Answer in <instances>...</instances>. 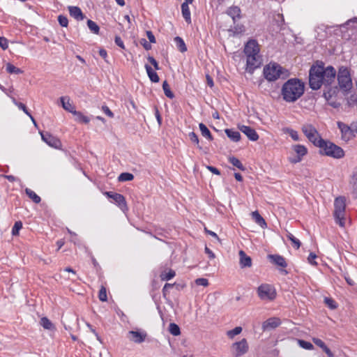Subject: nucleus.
I'll return each instance as SVG.
<instances>
[{"label": "nucleus", "mask_w": 357, "mask_h": 357, "mask_svg": "<svg viewBox=\"0 0 357 357\" xmlns=\"http://www.w3.org/2000/svg\"><path fill=\"white\" fill-rule=\"evenodd\" d=\"M14 104L17 106L20 109H22L28 116H31V113L27 109L26 105L22 102H17L15 98L13 99Z\"/></svg>", "instance_id": "a18cd8bd"}, {"label": "nucleus", "mask_w": 357, "mask_h": 357, "mask_svg": "<svg viewBox=\"0 0 357 357\" xmlns=\"http://www.w3.org/2000/svg\"><path fill=\"white\" fill-rule=\"evenodd\" d=\"M145 69L147 75L152 82L157 83L159 82L160 78L157 73L148 64L145 65Z\"/></svg>", "instance_id": "393cba45"}, {"label": "nucleus", "mask_w": 357, "mask_h": 357, "mask_svg": "<svg viewBox=\"0 0 357 357\" xmlns=\"http://www.w3.org/2000/svg\"><path fill=\"white\" fill-rule=\"evenodd\" d=\"M146 36L151 43H155V37L151 31H146Z\"/></svg>", "instance_id": "774afa93"}, {"label": "nucleus", "mask_w": 357, "mask_h": 357, "mask_svg": "<svg viewBox=\"0 0 357 357\" xmlns=\"http://www.w3.org/2000/svg\"><path fill=\"white\" fill-rule=\"evenodd\" d=\"M226 13L232 18L234 24H235L237 20L241 18V8L237 6H231L227 8Z\"/></svg>", "instance_id": "a211bd4d"}, {"label": "nucleus", "mask_w": 357, "mask_h": 357, "mask_svg": "<svg viewBox=\"0 0 357 357\" xmlns=\"http://www.w3.org/2000/svg\"><path fill=\"white\" fill-rule=\"evenodd\" d=\"M268 259L272 264L280 266L282 268H285L287 266V264L286 262L285 259L281 255H268Z\"/></svg>", "instance_id": "6ab92c4d"}, {"label": "nucleus", "mask_w": 357, "mask_h": 357, "mask_svg": "<svg viewBox=\"0 0 357 357\" xmlns=\"http://www.w3.org/2000/svg\"><path fill=\"white\" fill-rule=\"evenodd\" d=\"M189 137H190V139L192 141V142L199 145V138H198V136L194 132H191L189 133Z\"/></svg>", "instance_id": "052dcab7"}, {"label": "nucleus", "mask_w": 357, "mask_h": 357, "mask_svg": "<svg viewBox=\"0 0 357 357\" xmlns=\"http://www.w3.org/2000/svg\"><path fill=\"white\" fill-rule=\"evenodd\" d=\"M321 136L317 131L316 134L312 135L310 138H308V140L312 142L314 146L319 147V142L320 141Z\"/></svg>", "instance_id": "de8ad7c7"}, {"label": "nucleus", "mask_w": 357, "mask_h": 357, "mask_svg": "<svg viewBox=\"0 0 357 357\" xmlns=\"http://www.w3.org/2000/svg\"><path fill=\"white\" fill-rule=\"evenodd\" d=\"M337 127L340 130L342 139L347 141L354 136V131L351 125L349 126L342 122L338 121Z\"/></svg>", "instance_id": "4468645a"}, {"label": "nucleus", "mask_w": 357, "mask_h": 357, "mask_svg": "<svg viewBox=\"0 0 357 357\" xmlns=\"http://www.w3.org/2000/svg\"><path fill=\"white\" fill-rule=\"evenodd\" d=\"M22 228V222L21 221H17L15 222L12 228V235L17 236L20 230Z\"/></svg>", "instance_id": "c03bdc74"}, {"label": "nucleus", "mask_w": 357, "mask_h": 357, "mask_svg": "<svg viewBox=\"0 0 357 357\" xmlns=\"http://www.w3.org/2000/svg\"><path fill=\"white\" fill-rule=\"evenodd\" d=\"M26 195L36 204H39L41 201L40 197L29 188L25 189Z\"/></svg>", "instance_id": "2f4dec72"}, {"label": "nucleus", "mask_w": 357, "mask_h": 357, "mask_svg": "<svg viewBox=\"0 0 357 357\" xmlns=\"http://www.w3.org/2000/svg\"><path fill=\"white\" fill-rule=\"evenodd\" d=\"M336 78V70L332 66L325 67L322 61H316L309 70V86L312 90L319 89L322 85L331 86Z\"/></svg>", "instance_id": "f257e3e1"}, {"label": "nucleus", "mask_w": 357, "mask_h": 357, "mask_svg": "<svg viewBox=\"0 0 357 357\" xmlns=\"http://www.w3.org/2000/svg\"><path fill=\"white\" fill-rule=\"evenodd\" d=\"M336 77L340 89L344 96H347L353 88L349 69L345 66H340L337 73H336Z\"/></svg>", "instance_id": "20e7f679"}, {"label": "nucleus", "mask_w": 357, "mask_h": 357, "mask_svg": "<svg viewBox=\"0 0 357 357\" xmlns=\"http://www.w3.org/2000/svg\"><path fill=\"white\" fill-rule=\"evenodd\" d=\"M234 24V32L235 33H241L242 32L244 31L245 29L243 25L238 24H236V23Z\"/></svg>", "instance_id": "e2e57ef3"}, {"label": "nucleus", "mask_w": 357, "mask_h": 357, "mask_svg": "<svg viewBox=\"0 0 357 357\" xmlns=\"http://www.w3.org/2000/svg\"><path fill=\"white\" fill-rule=\"evenodd\" d=\"M240 130L244 133L248 138L253 142L257 141L259 139V135L256 130L250 126H241L239 127Z\"/></svg>", "instance_id": "dca6fc26"}, {"label": "nucleus", "mask_w": 357, "mask_h": 357, "mask_svg": "<svg viewBox=\"0 0 357 357\" xmlns=\"http://www.w3.org/2000/svg\"><path fill=\"white\" fill-rule=\"evenodd\" d=\"M139 43L144 47L146 50H149L151 49V45L150 42H148L145 38H142L139 40Z\"/></svg>", "instance_id": "6e6d98bb"}, {"label": "nucleus", "mask_w": 357, "mask_h": 357, "mask_svg": "<svg viewBox=\"0 0 357 357\" xmlns=\"http://www.w3.org/2000/svg\"><path fill=\"white\" fill-rule=\"evenodd\" d=\"M242 331V328L241 326H236L234 329L228 331V335L230 337H234L235 335L240 334Z\"/></svg>", "instance_id": "864d4df0"}, {"label": "nucleus", "mask_w": 357, "mask_h": 357, "mask_svg": "<svg viewBox=\"0 0 357 357\" xmlns=\"http://www.w3.org/2000/svg\"><path fill=\"white\" fill-rule=\"evenodd\" d=\"M251 216L255 223L259 225L261 228H265L267 227V224L265 220L257 211L252 212Z\"/></svg>", "instance_id": "5701e85b"}, {"label": "nucleus", "mask_w": 357, "mask_h": 357, "mask_svg": "<svg viewBox=\"0 0 357 357\" xmlns=\"http://www.w3.org/2000/svg\"><path fill=\"white\" fill-rule=\"evenodd\" d=\"M169 333L174 335L177 336L181 334V330L179 326L175 323H170L169 325Z\"/></svg>", "instance_id": "58836bf2"}, {"label": "nucleus", "mask_w": 357, "mask_h": 357, "mask_svg": "<svg viewBox=\"0 0 357 357\" xmlns=\"http://www.w3.org/2000/svg\"><path fill=\"white\" fill-rule=\"evenodd\" d=\"M317 257V256L316 255V254H314V252H310L307 257V261L312 265H317V263L315 261Z\"/></svg>", "instance_id": "bf43d9fd"}, {"label": "nucleus", "mask_w": 357, "mask_h": 357, "mask_svg": "<svg viewBox=\"0 0 357 357\" xmlns=\"http://www.w3.org/2000/svg\"><path fill=\"white\" fill-rule=\"evenodd\" d=\"M257 295L262 301H273L276 297L275 289L269 284H261L257 288Z\"/></svg>", "instance_id": "423d86ee"}, {"label": "nucleus", "mask_w": 357, "mask_h": 357, "mask_svg": "<svg viewBox=\"0 0 357 357\" xmlns=\"http://www.w3.org/2000/svg\"><path fill=\"white\" fill-rule=\"evenodd\" d=\"M319 153L336 159L342 158L344 156V150L334 143L320 138L319 142Z\"/></svg>", "instance_id": "7ed1b4c3"}, {"label": "nucleus", "mask_w": 357, "mask_h": 357, "mask_svg": "<svg viewBox=\"0 0 357 357\" xmlns=\"http://www.w3.org/2000/svg\"><path fill=\"white\" fill-rule=\"evenodd\" d=\"M147 333L142 331H130L128 333V337L135 343L140 344L144 342Z\"/></svg>", "instance_id": "2eb2a0df"}, {"label": "nucleus", "mask_w": 357, "mask_h": 357, "mask_svg": "<svg viewBox=\"0 0 357 357\" xmlns=\"http://www.w3.org/2000/svg\"><path fill=\"white\" fill-rule=\"evenodd\" d=\"M174 42L176 45L177 49L182 53L187 51V47L184 40L179 36H176L174 38Z\"/></svg>", "instance_id": "7c9ffc66"}, {"label": "nucleus", "mask_w": 357, "mask_h": 357, "mask_svg": "<svg viewBox=\"0 0 357 357\" xmlns=\"http://www.w3.org/2000/svg\"><path fill=\"white\" fill-rule=\"evenodd\" d=\"M102 110L109 117H110V118L114 117V113L110 110V109L107 106L103 105L102 107Z\"/></svg>", "instance_id": "0e129e2a"}, {"label": "nucleus", "mask_w": 357, "mask_h": 357, "mask_svg": "<svg viewBox=\"0 0 357 357\" xmlns=\"http://www.w3.org/2000/svg\"><path fill=\"white\" fill-rule=\"evenodd\" d=\"M195 283L197 284V285H201V286H203V287H206L208 285V281L207 279L206 278H197L196 280H195Z\"/></svg>", "instance_id": "4d7b16f0"}, {"label": "nucleus", "mask_w": 357, "mask_h": 357, "mask_svg": "<svg viewBox=\"0 0 357 357\" xmlns=\"http://www.w3.org/2000/svg\"><path fill=\"white\" fill-rule=\"evenodd\" d=\"M175 271L170 269L168 273H162L160 275V278L162 280H169L175 276Z\"/></svg>", "instance_id": "09e8293b"}, {"label": "nucleus", "mask_w": 357, "mask_h": 357, "mask_svg": "<svg viewBox=\"0 0 357 357\" xmlns=\"http://www.w3.org/2000/svg\"><path fill=\"white\" fill-rule=\"evenodd\" d=\"M302 131L305 134V135L307 137V139L310 138V137L312 135L317 133L316 128L311 124H307V125L303 126Z\"/></svg>", "instance_id": "cd10ccee"}, {"label": "nucleus", "mask_w": 357, "mask_h": 357, "mask_svg": "<svg viewBox=\"0 0 357 357\" xmlns=\"http://www.w3.org/2000/svg\"><path fill=\"white\" fill-rule=\"evenodd\" d=\"M68 10L70 15L77 21L83 20L85 17L80 8L78 6H68Z\"/></svg>", "instance_id": "aec40b11"}, {"label": "nucleus", "mask_w": 357, "mask_h": 357, "mask_svg": "<svg viewBox=\"0 0 357 357\" xmlns=\"http://www.w3.org/2000/svg\"><path fill=\"white\" fill-rule=\"evenodd\" d=\"M115 44L122 49H125V46L121 38L119 36H115L114 38Z\"/></svg>", "instance_id": "338daca9"}, {"label": "nucleus", "mask_w": 357, "mask_h": 357, "mask_svg": "<svg viewBox=\"0 0 357 357\" xmlns=\"http://www.w3.org/2000/svg\"><path fill=\"white\" fill-rule=\"evenodd\" d=\"M324 303L331 310H335L337 307V305L336 302L332 298L325 297L324 298Z\"/></svg>", "instance_id": "37998d69"}, {"label": "nucleus", "mask_w": 357, "mask_h": 357, "mask_svg": "<svg viewBox=\"0 0 357 357\" xmlns=\"http://www.w3.org/2000/svg\"><path fill=\"white\" fill-rule=\"evenodd\" d=\"M73 114L75 116V121L79 123L87 124L90 121L89 118L86 116H84L81 112L75 110L73 111Z\"/></svg>", "instance_id": "c85d7f7f"}, {"label": "nucleus", "mask_w": 357, "mask_h": 357, "mask_svg": "<svg viewBox=\"0 0 357 357\" xmlns=\"http://www.w3.org/2000/svg\"><path fill=\"white\" fill-rule=\"evenodd\" d=\"M282 67L274 63L266 66L264 68L263 73L264 77L269 82L278 79L282 73Z\"/></svg>", "instance_id": "0eeeda50"}, {"label": "nucleus", "mask_w": 357, "mask_h": 357, "mask_svg": "<svg viewBox=\"0 0 357 357\" xmlns=\"http://www.w3.org/2000/svg\"><path fill=\"white\" fill-rule=\"evenodd\" d=\"M304 91V82L298 78H291L283 84L281 96L285 102H295L303 95Z\"/></svg>", "instance_id": "f03ea898"}, {"label": "nucleus", "mask_w": 357, "mask_h": 357, "mask_svg": "<svg viewBox=\"0 0 357 357\" xmlns=\"http://www.w3.org/2000/svg\"><path fill=\"white\" fill-rule=\"evenodd\" d=\"M349 183L351 186L352 194L354 198H357V166L354 167Z\"/></svg>", "instance_id": "4be33fe9"}, {"label": "nucleus", "mask_w": 357, "mask_h": 357, "mask_svg": "<svg viewBox=\"0 0 357 357\" xmlns=\"http://www.w3.org/2000/svg\"><path fill=\"white\" fill-rule=\"evenodd\" d=\"M261 64V59L259 54L248 56L246 61V70L252 74L257 68L260 67Z\"/></svg>", "instance_id": "1a4fd4ad"}, {"label": "nucleus", "mask_w": 357, "mask_h": 357, "mask_svg": "<svg viewBox=\"0 0 357 357\" xmlns=\"http://www.w3.org/2000/svg\"><path fill=\"white\" fill-rule=\"evenodd\" d=\"M287 132L294 141H299V137L297 131L291 128H287Z\"/></svg>", "instance_id": "5fc2aeb1"}, {"label": "nucleus", "mask_w": 357, "mask_h": 357, "mask_svg": "<svg viewBox=\"0 0 357 357\" xmlns=\"http://www.w3.org/2000/svg\"><path fill=\"white\" fill-rule=\"evenodd\" d=\"M41 138L47 144L54 149H59L61 146V142L56 137L53 136L48 132H40Z\"/></svg>", "instance_id": "9d476101"}, {"label": "nucleus", "mask_w": 357, "mask_h": 357, "mask_svg": "<svg viewBox=\"0 0 357 357\" xmlns=\"http://www.w3.org/2000/svg\"><path fill=\"white\" fill-rule=\"evenodd\" d=\"M6 71L10 74H22L23 70L19 68L15 67L10 63L6 64Z\"/></svg>", "instance_id": "f704fd0d"}, {"label": "nucleus", "mask_w": 357, "mask_h": 357, "mask_svg": "<svg viewBox=\"0 0 357 357\" xmlns=\"http://www.w3.org/2000/svg\"><path fill=\"white\" fill-rule=\"evenodd\" d=\"M174 284L166 283L162 288V295L164 297H166L167 291L169 289H172L174 287Z\"/></svg>", "instance_id": "680f3d73"}, {"label": "nucleus", "mask_w": 357, "mask_h": 357, "mask_svg": "<svg viewBox=\"0 0 357 357\" xmlns=\"http://www.w3.org/2000/svg\"><path fill=\"white\" fill-rule=\"evenodd\" d=\"M227 136L233 142H238L241 139V134L238 131L227 128L225 130Z\"/></svg>", "instance_id": "a878e982"}, {"label": "nucleus", "mask_w": 357, "mask_h": 357, "mask_svg": "<svg viewBox=\"0 0 357 357\" xmlns=\"http://www.w3.org/2000/svg\"><path fill=\"white\" fill-rule=\"evenodd\" d=\"M133 179L134 175L129 172H123L118 177V181L120 182L130 181Z\"/></svg>", "instance_id": "c9c22d12"}, {"label": "nucleus", "mask_w": 357, "mask_h": 357, "mask_svg": "<svg viewBox=\"0 0 357 357\" xmlns=\"http://www.w3.org/2000/svg\"><path fill=\"white\" fill-rule=\"evenodd\" d=\"M281 324L280 319L277 317H271L266 320L262 324L263 331L274 329Z\"/></svg>", "instance_id": "f3484780"}, {"label": "nucleus", "mask_w": 357, "mask_h": 357, "mask_svg": "<svg viewBox=\"0 0 357 357\" xmlns=\"http://www.w3.org/2000/svg\"><path fill=\"white\" fill-rule=\"evenodd\" d=\"M328 87V90H324L323 93V96L326 100H329L337 91V87L331 88V86Z\"/></svg>", "instance_id": "ea45409f"}, {"label": "nucleus", "mask_w": 357, "mask_h": 357, "mask_svg": "<svg viewBox=\"0 0 357 357\" xmlns=\"http://www.w3.org/2000/svg\"><path fill=\"white\" fill-rule=\"evenodd\" d=\"M181 13H182V15H183L185 21L188 24H190L191 23V14H190L188 4H187L186 3H183L181 4Z\"/></svg>", "instance_id": "bb28decb"}, {"label": "nucleus", "mask_w": 357, "mask_h": 357, "mask_svg": "<svg viewBox=\"0 0 357 357\" xmlns=\"http://www.w3.org/2000/svg\"><path fill=\"white\" fill-rule=\"evenodd\" d=\"M298 345L305 349L307 350H312L314 349L313 344L307 341L303 340H297Z\"/></svg>", "instance_id": "a19ab883"}, {"label": "nucleus", "mask_w": 357, "mask_h": 357, "mask_svg": "<svg viewBox=\"0 0 357 357\" xmlns=\"http://www.w3.org/2000/svg\"><path fill=\"white\" fill-rule=\"evenodd\" d=\"M162 89L164 91L165 95L167 98H169L170 99H173L175 97L174 93L170 89V86H169L168 82L166 80L164 81L162 83Z\"/></svg>", "instance_id": "473e14b6"}, {"label": "nucleus", "mask_w": 357, "mask_h": 357, "mask_svg": "<svg viewBox=\"0 0 357 357\" xmlns=\"http://www.w3.org/2000/svg\"><path fill=\"white\" fill-rule=\"evenodd\" d=\"M0 47L3 50H6L8 47V40L0 36Z\"/></svg>", "instance_id": "13d9d810"}, {"label": "nucleus", "mask_w": 357, "mask_h": 357, "mask_svg": "<svg viewBox=\"0 0 357 357\" xmlns=\"http://www.w3.org/2000/svg\"><path fill=\"white\" fill-rule=\"evenodd\" d=\"M98 298L100 301L103 302L107 301V290L106 288L103 286L101 287L99 291Z\"/></svg>", "instance_id": "3c124183"}, {"label": "nucleus", "mask_w": 357, "mask_h": 357, "mask_svg": "<svg viewBox=\"0 0 357 357\" xmlns=\"http://www.w3.org/2000/svg\"><path fill=\"white\" fill-rule=\"evenodd\" d=\"M347 104L349 107H354V105H357V94L353 93L351 94L347 98Z\"/></svg>", "instance_id": "8fccbe9b"}, {"label": "nucleus", "mask_w": 357, "mask_h": 357, "mask_svg": "<svg viewBox=\"0 0 357 357\" xmlns=\"http://www.w3.org/2000/svg\"><path fill=\"white\" fill-rule=\"evenodd\" d=\"M287 238L291 241L293 246L296 249H298L301 245V241L296 238L292 234L288 233L287 235Z\"/></svg>", "instance_id": "79ce46f5"}, {"label": "nucleus", "mask_w": 357, "mask_h": 357, "mask_svg": "<svg viewBox=\"0 0 357 357\" xmlns=\"http://www.w3.org/2000/svg\"><path fill=\"white\" fill-rule=\"evenodd\" d=\"M105 195L107 198L112 199V202L116 204L123 212L128 210L126 198L123 195L112 191H107Z\"/></svg>", "instance_id": "6e6552de"}, {"label": "nucleus", "mask_w": 357, "mask_h": 357, "mask_svg": "<svg viewBox=\"0 0 357 357\" xmlns=\"http://www.w3.org/2000/svg\"><path fill=\"white\" fill-rule=\"evenodd\" d=\"M232 347L234 349V351L233 353L234 357H240L248 351V344L245 338L242 339L239 342L234 343Z\"/></svg>", "instance_id": "9b49d317"}, {"label": "nucleus", "mask_w": 357, "mask_h": 357, "mask_svg": "<svg viewBox=\"0 0 357 357\" xmlns=\"http://www.w3.org/2000/svg\"><path fill=\"white\" fill-rule=\"evenodd\" d=\"M292 149L296 153V156L289 158V161L296 164L302 160V158L307 153V148L301 144H296L292 146Z\"/></svg>", "instance_id": "f8f14e48"}, {"label": "nucleus", "mask_w": 357, "mask_h": 357, "mask_svg": "<svg viewBox=\"0 0 357 357\" xmlns=\"http://www.w3.org/2000/svg\"><path fill=\"white\" fill-rule=\"evenodd\" d=\"M346 199L344 197L340 196L335 198L334 201L333 215L336 223L340 226H344V214L346 208Z\"/></svg>", "instance_id": "39448f33"}, {"label": "nucleus", "mask_w": 357, "mask_h": 357, "mask_svg": "<svg viewBox=\"0 0 357 357\" xmlns=\"http://www.w3.org/2000/svg\"><path fill=\"white\" fill-rule=\"evenodd\" d=\"M321 136L317 131L316 134L312 135L310 138H308V140L312 142L314 146L319 147V142L320 141Z\"/></svg>", "instance_id": "49530a36"}, {"label": "nucleus", "mask_w": 357, "mask_h": 357, "mask_svg": "<svg viewBox=\"0 0 357 357\" xmlns=\"http://www.w3.org/2000/svg\"><path fill=\"white\" fill-rule=\"evenodd\" d=\"M40 324L45 329L52 330L54 328V326L51 321L45 317L41 318Z\"/></svg>", "instance_id": "e433bc0d"}, {"label": "nucleus", "mask_w": 357, "mask_h": 357, "mask_svg": "<svg viewBox=\"0 0 357 357\" xmlns=\"http://www.w3.org/2000/svg\"><path fill=\"white\" fill-rule=\"evenodd\" d=\"M60 100L63 108L65 110L73 114V111H75V106L70 102V98L67 96H63L60 98Z\"/></svg>", "instance_id": "b1692460"}, {"label": "nucleus", "mask_w": 357, "mask_h": 357, "mask_svg": "<svg viewBox=\"0 0 357 357\" xmlns=\"http://www.w3.org/2000/svg\"><path fill=\"white\" fill-rule=\"evenodd\" d=\"M260 49L256 40L250 39L245 45L244 53L246 56L250 55H257L259 53Z\"/></svg>", "instance_id": "ddd939ff"}, {"label": "nucleus", "mask_w": 357, "mask_h": 357, "mask_svg": "<svg viewBox=\"0 0 357 357\" xmlns=\"http://www.w3.org/2000/svg\"><path fill=\"white\" fill-rule=\"evenodd\" d=\"M58 22L62 27H67L68 25V20L66 16L60 15L58 16Z\"/></svg>", "instance_id": "603ef678"}, {"label": "nucleus", "mask_w": 357, "mask_h": 357, "mask_svg": "<svg viewBox=\"0 0 357 357\" xmlns=\"http://www.w3.org/2000/svg\"><path fill=\"white\" fill-rule=\"evenodd\" d=\"M147 59L153 66L155 70L160 69L158 61L153 56H149Z\"/></svg>", "instance_id": "69168bd1"}, {"label": "nucleus", "mask_w": 357, "mask_h": 357, "mask_svg": "<svg viewBox=\"0 0 357 357\" xmlns=\"http://www.w3.org/2000/svg\"><path fill=\"white\" fill-rule=\"evenodd\" d=\"M199 127L203 137H206L210 141H212L213 139V137L210 130L205 124H204L203 123H200L199 124Z\"/></svg>", "instance_id": "c756f323"}, {"label": "nucleus", "mask_w": 357, "mask_h": 357, "mask_svg": "<svg viewBox=\"0 0 357 357\" xmlns=\"http://www.w3.org/2000/svg\"><path fill=\"white\" fill-rule=\"evenodd\" d=\"M87 26L92 33L95 34L99 33L100 27L95 22L92 21L91 20H88Z\"/></svg>", "instance_id": "4c0bfd02"}, {"label": "nucleus", "mask_w": 357, "mask_h": 357, "mask_svg": "<svg viewBox=\"0 0 357 357\" xmlns=\"http://www.w3.org/2000/svg\"><path fill=\"white\" fill-rule=\"evenodd\" d=\"M240 266L241 268L250 267L252 266V259L248 256L243 250L239 251Z\"/></svg>", "instance_id": "412c9836"}, {"label": "nucleus", "mask_w": 357, "mask_h": 357, "mask_svg": "<svg viewBox=\"0 0 357 357\" xmlns=\"http://www.w3.org/2000/svg\"><path fill=\"white\" fill-rule=\"evenodd\" d=\"M229 162L234 166L236 167L241 171H244L245 169V167L243 165L241 162L236 157L231 156L229 158Z\"/></svg>", "instance_id": "72a5a7b5"}]
</instances>
